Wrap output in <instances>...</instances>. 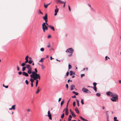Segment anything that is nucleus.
Masks as SVG:
<instances>
[{
    "label": "nucleus",
    "instance_id": "1",
    "mask_svg": "<svg viewBox=\"0 0 121 121\" xmlns=\"http://www.w3.org/2000/svg\"><path fill=\"white\" fill-rule=\"evenodd\" d=\"M30 76L31 78H33V79L35 80H36L38 79L39 80L40 79V75L35 73L34 71L32 72V74H31Z\"/></svg>",
    "mask_w": 121,
    "mask_h": 121
},
{
    "label": "nucleus",
    "instance_id": "2",
    "mask_svg": "<svg viewBox=\"0 0 121 121\" xmlns=\"http://www.w3.org/2000/svg\"><path fill=\"white\" fill-rule=\"evenodd\" d=\"M73 52V50L72 48H70L67 49L66 51V52H69L70 54L69 55V56H72V53Z\"/></svg>",
    "mask_w": 121,
    "mask_h": 121
},
{
    "label": "nucleus",
    "instance_id": "3",
    "mask_svg": "<svg viewBox=\"0 0 121 121\" xmlns=\"http://www.w3.org/2000/svg\"><path fill=\"white\" fill-rule=\"evenodd\" d=\"M42 29L43 30V31L45 32L46 30H48V27L45 25V22L43 23L42 25Z\"/></svg>",
    "mask_w": 121,
    "mask_h": 121
},
{
    "label": "nucleus",
    "instance_id": "4",
    "mask_svg": "<svg viewBox=\"0 0 121 121\" xmlns=\"http://www.w3.org/2000/svg\"><path fill=\"white\" fill-rule=\"evenodd\" d=\"M82 91L84 92L88 93H91V92L90 91L87 89L84 88H83L82 89Z\"/></svg>",
    "mask_w": 121,
    "mask_h": 121
},
{
    "label": "nucleus",
    "instance_id": "5",
    "mask_svg": "<svg viewBox=\"0 0 121 121\" xmlns=\"http://www.w3.org/2000/svg\"><path fill=\"white\" fill-rule=\"evenodd\" d=\"M112 98L110 99L113 102H116V100L118 99V97L116 98V97H112Z\"/></svg>",
    "mask_w": 121,
    "mask_h": 121
},
{
    "label": "nucleus",
    "instance_id": "6",
    "mask_svg": "<svg viewBox=\"0 0 121 121\" xmlns=\"http://www.w3.org/2000/svg\"><path fill=\"white\" fill-rule=\"evenodd\" d=\"M43 19L45 20V22H47L48 20V17L47 15V14H46L45 16L43 17Z\"/></svg>",
    "mask_w": 121,
    "mask_h": 121
},
{
    "label": "nucleus",
    "instance_id": "7",
    "mask_svg": "<svg viewBox=\"0 0 121 121\" xmlns=\"http://www.w3.org/2000/svg\"><path fill=\"white\" fill-rule=\"evenodd\" d=\"M56 2L57 3L59 4H63V3H64V1H62L60 0H56Z\"/></svg>",
    "mask_w": 121,
    "mask_h": 121
},
{
    "label": "nucleus",
    "instance_id": "8",
    "mask_svg": "<svg viewBox=\"0 0 121 121\" xmlns=\"http://www.w3.org/2000/svg\"><path fill=\"white\" fill-rule=\"evenodd\" d=\"M26 68L28 70L31 69V68L30 65L28 64L26 65Z\"/></svg>",
    "mask_w": 121,
    "mask_h": 121
},
{
    "label": "nucleus",
    "instance_id": "9",
    "mask_svg": "<svg viewBox=\"0 0 121 121\" xmlns=\"http://www.w3.org/2000/svg\"><path fill=\"white\" fill-rule=\"evenodd\" d=\"M22 74L23 75L25 76L26 77L28 76L29 75L27 73H26L24 71L22 72Z\"/></svg>",
    "mask_w": 121,
    "mask_h": 121
},
{
    "label": "nucleus",
    "instance_id": "10",
    "mask_svg": "<svg viewBox=\"0 0 121 121\" xmlns=\"http://www.w3.org/2000/svg\"><path fill=\"white\" fill-rule=\"evenodd\" d=\"M112 96H114L115 97H116L117 98V97H118V96L117 94L115 93H112Z\"/></svg>",
    "mask_w": 121,
    "mask_h": 121
},
{
    "label": "nucleus",
    "instance_id": "11",
    "mask_svg": "<svg viewBox=\"0 0 121 121\" xmlns=\"http://www.w3.org/2000/svg\"><path fill=\"white\" fill-rule=\"evenodd\" d=\"M112 93L111 92H108L107 93V95L108 96L111 95L112 96Z\"/></svg>",
    "mask_w": 121,
    "mask_h": 121
},
{
    "label": "nucleus",
    "instance_id": "12",
    "mask_svg": "<svg viewBox=\"0 0 121 121\" xmlns=\"http://www.w3.org/2000/svg\"><path fill=\"white\" fill-rule=\"evenodd\" d=\"M71 87V89L72 90H73L74 88H75V86L74 85H71L70 87Z\"/></svg>",
    "mask_w": 121,
    "mask_h": 121
},
{
    "label": "nucleus",
    "instance_id": "13",
    "mask_svg": "<svg viewBox=\"0 0 121 121\" xmlns=\"http://www.w3.org/2000/svg\"><path fill=\"white\" fill-rule=\"evenodd\" d=\"M69 114V111L68 108L65 109V114L66 115H67Z\"/></svg>",
    "mask_w": 121,
    "mask_h": 121
},
{
    "label": "nucleus",
    "instance_id": "14",
    "mask_svg": "<svg viewBox=\"0 0 121 121\" xmlns=\"http://www.w3.org/2000/svg\"><path fill=\"white\" fill-rule=\"evenodd\" d=\"M49 27L52 29L54 31L55 30V29L54 27L51 25H50V26H49Z\"/></svg>",
    "mask_w": 121,
    "mask_h": 121
},
{
    "label": "nucleus",
    "instance_id": "15",
    "mask_svg": "<svg viewBox=\"0 0 121 121\" xmlns=\"http://www.w3.org/2000/svg\"><path fill=\"white\" fill-rule=\"evenodd\" d=\"M31 70L32 69L28 70L27 71L28 73L29 74H30L31 73H32V72H31Z\"/></svg>",
    "mask_w": 121,
    "mask_h": 121
},
{
    "label": "nucleus",
    "instance_id": "16",
    "mask_svg": "<svg viewBox=\"0 0 121 121\" xmlns=\"http://www.w3.org/2000/svg\"><path fill=\"white\" fill-rule=\"evenodd\" d=\"M75 111L76 113H79V111L77 108H76L75 109Z\"/></svg>",
    "mask_w": 121,
    "mask_h": 121
},
{
    "label": "nucleus",
    "instance_id": "17",
    "mask_svg": "<svg viewBox=\"0 0 121 121\" xmlns=\"http://www.w3.org/2000/svg\"><path fill=\"white\" fill-rule=\"evenodd\" d=\"M72 116L73 117H76V116L74 114V113L73 112H72V113H71Z\"/></svg>",
    "mask_w": 121,
    "mask_h": 121
},
{
    "label": "nucleus",
    "instance_id": "18",
    "mask_svg": "<svg viewBox=\"0 0 121 121\" xmlns=\"http://www.w3.org/2000/svg\"><path fill=\"white\" fill-rule=\"evenodd\" d=\"M72 92L73 93L75 94L76 95H78V93L74 91H73Z\"/></svg>",
    "mask_w": 121,
    "mask_h": 121
},
{
    "label": "nucleus",
    "instance_id": "19",
    "mask_svg": "<svg viewBox=\"0 0 121 121\" xmlns=\"http://www.w3.org/2000/svg\"><path fill=\"white\" fill-rule=\"evenodd\" d=\"M70 75L71 76H72L73 75V74H74V73H73V71H70Z\"/></svg>",
    "mask_w": 121,
    "mask_h": 121
},
{
    "label": "nucleus",
    "instance_id": "20",
    "mask_svg": "<svg viewBox=\"0 0 121 121\" xmlns=\"http://www.w3.org/2000/svg\"><path fill=\"white\" fill-rule=\"evenodd\" d=\"M38 80H36V87H37V86L38 84Z\"/></svg>",
    "mask_w": 121,
    "mask_h": 121
},
{
    "label": "nucleus",
    "instance_id": "21",
    "mask_svg": "<svg viewBox=\"0 0 121 121\" xmlns=\"http://www.w3.org/2000/svg\"><path fill=\"white\" fill-rule=\"evenodd\" d=\"M58 12V8H56L55 10V12L57 13Z\"/></svg>",
    "mask_w": 121,
    "mask_h": 121
},
{
    "label": "nucleus",
    "instance_id": "22",
    "mask_svg": "<svg viewBox=\"0 0 121 121\" xmlns=\"http://www.w3.org/2000/svg\"><path fill=\"white\" fill-rule=\"evenodd\" d=\"M76 102H77V105L78 106H79V101L78 100H76Z\"/></svg>",
    "mask_w": 121,
    "mask_h": 121
},
{
    "label": "nucleus",
    "instance_id": "23",
    "mask_svg": "<svg viewBox=\"0 0 121 121\" xmlns=\"http://www.w3.org/2000/svg\"><path fill=\"white\" fill-rule=\"evenodd\" d=\"M40 89H37V91L36 92V93L37 94L39 93L40 91Z\"/></svg>",
    "mask_w": 121,
    "mask_h": 121
},
{
    "label": "nucleus",
    "instance_id": "24",
    "mask_svg": "<svg viewBox=\"0 0 121 121\" xmlns=\"http://www.w3.org/2000/svg\"><path fill=\"white\" fill-rule=\"evenodd\" d=\"M26 64L25 62L24 63H22L21 64V65L23 66V67H24V66Z\"/></svg>",
    "mask_w": 121,
    "mask_h": 121
},
{
    "label": "nucleus",
    "instance_id": "25",
    "mask_svg": "<svg viewBox=\"0 0 121 121\" xmlns=\"http://www.w3.org/2000/svg\"><path fill=\"white\" fill-rule=\"evenodd\" d=\"M15 105H13L12 107V108L13 109L15 110Z\"/></svg>",
    "mask_w": 121,
    "mask_h": 121
},
{
    "label": "nucleus",
    "instance_id": "26",
    "mask_svg": "<svg viewBox=\"0 0 121 121\" xmlns=\"http://www.w3.org/2000/svg\"><path fill=\"white\" fill-rule=\"evenodd\" d=\"M34 80L32 78L30 79V81L31 82V83H33V82H34Z\"/></svg>",
    "mask_w": 121,
    "mask_h": 121
},
{
    "label": "nucleus",
    "instance_id": "27",
    "mask_svg": "<svg viewBox=\"0 0 121 121\" xmlns=\"http://www.w3.org/2000/svg\"><path fill=\"white\" fill-rule=\"evenodd\" d=\"M48 116L51 115V113H50V112L49 111H48Z\"/></svg>",
    "mask_w": 121,
    "mask_h": 121
},
{
    "label": "nucleus",
    "instance_id": "28",
    "mask_svg": "<svg viewBox=\"0 0 121 121\" xmlns=\"http://www.w3.org/2000/svg\"><path fill=\"white\" fill-rule=\"evenodd\" d=\"M93 88L94 90L95 91V92H97V88L96 87H94Z\"/></svg>",
    "mask_w": 121,
    "mask_h": 121
},
{
    "label": "nucleus",
    "instance_id": "29",
    "mask_svg": "<svg viewBox=\"0 0 121 121\" xmlns=\"http://www.w3.org/2000/svg\"><path fill=\"white\" fill-rule=\"evenodd\" d=\"M64 115L65 114L64 113H63L61 115V118H63L64 117Z\"/></svg>",
    "mask_w": 121,
    "mask_h": 121
},
{
    "label": "nucleus",
    "instance_id": "30",
    "mask_svg": "<svg viewBox=\"0 0 121 121\" xmlns=\"http://www.w3.org/2000/svg\"><path fill=\"white\" fill-rule=\"evenodd\" d=\"M44 58H42L41 60L39 61L40 62H43V60L44 59Z\"/></svg>",
    "mask_w": 121,
    "mask_h": 121
},
{
    "label": "nucleus",
    "instance_id": "31",
    "mask_svg": "<svg viewBox=\"0 0 121 121\" xmlns=\"http://www.w3.org/2000/svg\"><path fill=\"white\" fill-rule=\"evenodd\" d=\"M97 84V83H96L95 82H94L93 83L94 87H96V86Z\"/></svg>",
    "mask_w": 121,
    "mask_h": 121
},
{
    "label": "nucleus",
    "instance_id": "32",
    "mask_svg": "<svg viewBox=\"0 0 121 121\" xmlns=\"http://www.w3.org/2000/svg\"><path fill=\"white\" fill-rule=\"evenodd\" d=\"M32 61L31 60H29V61H28V63L29 64H31V63H32Z\"/></svg>",
    "mask_w": 121,
    "mask_h": 121
},
{
    "label": "nucleus",
    "instance_id": "33",
    "mask_svg": "<svg viewBox=\"0 0 121 121\" xmlns=\"http://www.w3.org/2000/svg\"><path fill=\"white\" fill-rule=\"evenodd\" d=\"M26 67H24L22 68V71H24L25 70V69H26Z\"/></svg>",
    "mask_w": 121,
    "mask_h": 121
},
{
    "label": "nucleus",
    "instance_id": "34",
    "mask_svg": "<svg viewBox=\"0 0 121 121\" xmlns=\"http://www.w3.org/2000/svg\"><path fill=\"white\" fill-rule=\"evenodd\" d=\"M72 66L71 65H69V69H71L72 68Z\"/></svg>",
    "mask_w": 121,
    "mask_h": 121
},
{
    "label": "nucleus",
    "instance_id": "35",
    "mask_svg": "<svg viewBox=\"0 0 121 121\" xmlns=\"http://www.w3.org/2000/svg\"><path fill=\"white\" fill-rule=\"evenodd\" d=\"M44 50V49L43 48H42L40 49V51L42 52H43Z\"/></svg>",
    "mask_w": 121,
    "mask_h": 121
},
{
    "label": "nucleus",
    "instance_id": "36",
    "mask_svg": "<svg viewBox=\"0 0 121 121\" xmlns=\"http://www.w3.org/2000/svg\"><path fill=\"white\" fill-rule=\"evenodd\" d=\"M25 83L27 85L28 84L29 82L27 80H26L25 81Z\"/></svg>",
    "mask_w": 121,
    "mask_h": 121
},
{
    "label": "nucleus",
    "instance_id": "37",
    "mask_svg": "<svg viewBox=\"0 0 121 121\" xmlns=\"http://www.w3.org/2000/svg\"><path fill=\"white\" fill-rule=\"evenodd\" d=\"M64 103V101H62L61 102V104H60L62 106L63 104Z\"/></svg>",
    "mask_w": 121,
    "mask_h": 121
},
{
    "label": "nucleus",
    "instance_id": "38",
    "mask_svg": "<svg viewBox=\"0 0 121 121\" xmlns=\"http://www.w3.org/2000/svg\"><path fill=\"white\" fill-rule=\"evenodd\" d=\"M81 103L82 105H83L84 104L83 100L82 99H81Z\"/></svg>",
    "mask_w": 121,
    "mask_h": 121
},
{
    "label": "nucleus",
    "instance_id": "39",
    "mask_svg": "<svg viewBox=\"0 0 121 121\" xmlns=\"http://www.w3.org/2000/svg\"><path fill=\"white\" fill-rule=\"evenodd\" d=\"M80 118L83 121H84L85 119L84 118L81 116H80Z\"/></svg>",
    "mask_w": 121,
    "mask_h": 121
},
{
    "label": "nucleus",
    "instance_id": "40",
    "mask_svg": "<svg viewBox=\"0 0 121 121\" xmlns=\"http://www.w3.org/2000/svg\"><path fill=\"white\" fill-rule=\"evenodd\" d=\"M29 58V56H26L25 58V60H28V58Z\"/></svg>",
    "mask_w": 121,
    "mask_h": 121
},
{
    "label": "nucleus",
    "instance_id": "41",
    "mask_svg": "<svg viewBox=\"0 0 121 121\" xmlns=\"http://www.w3.org/2000/svg\"><path fill=\"white\" fill-rule=\"evenodd\" d=\"M66 1L65 2H64V3H63V4H64V5H63V7L65 8V3H66Z\"/></svg>",
    "mask_w": 121,
    "mask_h": 121
},
{
    "label": "nucleus",
    "instance_id": "42",
    "mask_svg": "<svg viewBox=\"0 0 121 121\" xmlns=\"http://www.w3.org/2000/svg\"><path fill=\"white\" fill-rule=\"evenodd\" d=\"M39 13H40L41 14H43V13L41 11V10H39L38 11Z\"/></svg>",
    "mask_w": 121,
    "mask_h": 121
},
{
    "label": "nucleus",
    "instance_id": "43",
    "mask_svg": "<svg viewBox=\"0 0 121 121\" xmlns=\"http://www.w3.org/2000/svg\"><path fill=\"white\" fill-rule=\"evenodd\" d=\"M48 116L49 117V119L50 120H52V118L51 115H49V116Z\"/></svg>",
    "mask_w": 121,
    "mask_h": 121
},
{
    "label": "nucleus",
    "instance_id": "44",
    "mask_svg": "<svg viewBox=\"0 0 121 121\" xmlns=\"http://www.w3.org/2000/svg\"><path fill=\"white\" fill-rule=\"evenodd\" d=\"M44 6L45 8H47L48 6L47 5H45V4H44Z\"/></svg>",
    "mask_w": 121,
    "mask_h": 121
},
{
    "label": "nucleus",
    "instance_id": "45",
    "mask_svg": "<svg viewBox=\"0 0 121 121\" xmlns=\"http://www.w3.org/2000/svg\"><path fill=\"white\" fill-rule=\"evenodd\" d=\"M47 22H45V25L46 24L49 27V26H50V25H49L47 23Z\"/></svg>",
    "mask_w": 121,
    "mask_h": 121
},
{
    "label": "nucleus",
    "instance_id": "46",
    "mask_svg": "<svg viewBox=\"0 0 121 121\" xmlns=\"http://www.w3.org/2000/svg\"><path fill=\"white\" fill-rule=\"evenodd\" d=\"M73 105L74 107L75 105V102H74L73 103Z\"/></svg>",
    "mask_w": 121,
    "mask_h": 121
},
{
    "label": "nucleus",
    "instance_id": "47",
    "mask_svg": "<svg viewBox=\"0 0 121 121\" xmlns=\"http://www.w3.org/2000/svg\"><path fill=\"white\" fill-rule=\"evenodd\" d=\"M117 117H114V121H116V120H117Z\"/></svg>",
    "mask_w": 121,
    "mask_h": 121
},
{
    "label": "nucleus",
    "instance_id": "48",
    "mask_svg": "<svg viewBox=\"0 0 121 121\" xmlns=\"http://www.w3.org/2000/svg\"><path fill=\"white\" fill-rule=\"evenodd\" d=\"M69 72H68L66 73V75L67 76H69Z\"/></svg>",
    "mask_w": 121,
    "mask_h": 121
},
{
    "label": "nucleus",
    "instance_id": "49",
    "mask_svg": "<svg viewBox=\"0 0 121 121\" xmlns=\"http://www.w3.org/2000/svg\"><path fill=\"white\" fill-rule=\"evenodd\" d=\"M68 7L69 10V11L70 12L71 11V9L70 7L69 6V5L68 6Z\"/></svg>",
    "mask_w": 121,
    "mask_h": 121
},
{
    "label": "nucleus",
    "instance_id": "50",
    "mask_svg": "<svg viewBox=\"0 0 121 121\" xmlns=\"http://www.w3.org/2000/svg\"><path fill=\"white\" fill-rule=\"evenodd\" d=\"M28 62V60H26V61H25V63L26 64Z\"/></svg>",
    "mask_w": 121,
    "mask_h": 121
},
{
    "label": "nucleus",
    "instance_id": "51",
    "mask_svg": "<svg viewBox=\"0 0 121 121\" xmlns=\"http://www.w3.org/2000/svg\"><path fill=\"white\" fill-rule=\"evenodd\" d=\"M96 95L97 96H100V94L99 93H97Z\"/></svg>",
    "mask_w": 121,
    "mask_h": 121
},
{
    "label": "nucleus",
    "instance_id": "52",
    "mask_svg": "<svg viewBox=\"0 0 121 121\" xmlns=\"http://www.w3.org/2000/svg\"><path fill=\"white\" fill-rule=\"evenodd\" d=\"M35 73H37L38 72H37V69H36V68H35Z\"/></svg>",
    "mask_w": 121,
    "mask_h": 121
},
{
    "label": "nucleus",
    "instance_id": "53",
    "mask_svg": "<svg viewBox=\"0 0 121 121\" xmlns=\"http://www.w3.org/2000/svg\"><path fill=\"white\" fill-rule=\"evenodd\" d=\"M85 75V74H81V78H82Z\"/></svg>",
    "mask_w": 121,
    "mask_h": 121
},
{
    "label": "nucleus",
    "instance_id": "54",
    "mask_svg": "<svg viewBox=\"0 0 121 121\" xmlns=\"http://www.w3.org/2000/svg\"><path fill=\"white\" fill-rule=\"evenodd\" d=\"M107 116V117L108 118L109 117V115L108 113L106 112V113Z\"/></svg>",
    "mask_w": 121,
    "mask_h": 121
},
{
    "label": "nucleus",
    "instance_id": "55",
    "mask_svg": "<svg viewBox=\"0 0 121 121\" xmlns=\"http://www.w3.org/2000/svg\"><path fill=\"white\" fill-rule=\"evenodd\" d=\"M17 70L19 71V68L18 66H17Z\"/></svg>",
    "mask_w": 121,
    "mask_h": 121
},
{
    "label": "nucleus",
    "instance_id": "56",
    "mask_svg": "<svg viewBox=\"0 0 121 121\" xmlns=\"http://www.w3.org/2000/svg\"><path fill=\"white\" fill-rule=\"evenodd\" d=\"M50 43H49L48 45L47 46V47L48 48H50Z\"/></svg>",
    "mask_w": 121,
    "mask_h": 121
},
{
    "label": "nucleus",
    "instance_id": "57",
    "mask_svg": "<svg viewBox=\"0 0 121 121\" xmlns=\"http://www.w3.org/2000/svg\"><path fill=\"white\" fill-rule=\"evenodd\" d=\"M51 37V36L50 35H48V38H50Z\"/></svg>",
    "mask_w": 121,
    "mask_h": 121
},
{
    "label": "nucleus",
    "instance_id": "58",
    "mask_svg": "<svg viewBox=\"0 0 121 121\" xmlns=\"http://www.w3.org/2000/svg\"><path fill=\"white\" fill-rule=\"evenodd\" d=\"M66 87L67 88V89L68 90V84H66Z\"/></svg>",
    "mask_w": 121,
    "mask_h": 121
},
{
    "label": "nucleus",
    "instance_id": "59",
    "mask_svg": "<svg viewBox=\"0 0 121 121\" xmlns=\"http://www.w3.org/2000/svg\"><path fill=\"white\" fill-rule=\"evenodd\" d=\"M18 73L19 74L21 75L22 74V72L21 71H20L18 72Z\"/></svg>",
    "mask_w": 121,
    "mask_h": 121
},
{
    "label": "nucleus",
    "instance_id": "60",
    "mask_svg": "<svg viewBox=\"0 0 121 121\" xmlns=\"http://www.w3.org/2000/svg\"><path fill=\"white\" fill-rule=\"evenodd\" d=\"M41 66L42 67V69H43L45 68L44 67V66H43L42 65H41Z\"/></svg>",
    "mask_w": 121,
    "mask_h": 121
},
{
    "label": "nucleus",
    "instance_id": "61",
    "mask_svg": "<svg viewBox=\"0 0 121 121\" xmlns=\"http://www.w3.org/2000/svg\"><path fill=\"white\" fill-rule=\"evenodd\" d=\"M72 97L73 98H75L76 97V96L75 95H74V96H72Z\"/></svg>",
    "mask_w": 121,
    "mask_h": 121
},
{
    "label": "nucleus",
    "instance_id": "62",
    "mask_svg": "<svg viewBox=\"0 0 121 121\" xmlns=\"http://www.w3.org/2000/svg\"><path fill=\"white\" fill-rule=\"evenodd\" d=\"M31 86L32 87H33V83H31Z\"/></svg>",
    "mask_w": 121,
    "mask_h": 121
},
{
    "label": "nucleus",
    "instance_id": "63",
    "mask_svg": "<svg viewBox=\"0 0 121 121\" xmlns=\"http://www.w3.org/2000/svg\"><path fill=\"white\" fill-rule=\"evenodd\" d=\"M61 98H59V99H58V102H59L61 100Z\"/></svg>",
    "mask_w": 121,
    "mask_h": 121
},
{
    "label": "nucleus",
    "instance_id": "64",
    "mask_svg": "<svg viewBox=\"0 0 121 121\" xmlns=\"http://www.w3.org/2000/svg\"><path fill=\"white\" fill-rule=\"evenodd\" d=\"M69 117L70 118H72V117L71 115H70L69 116Z\"/></svg>",
    "mask_w": 121,
    "mask_h": 121
}]
</instances>
